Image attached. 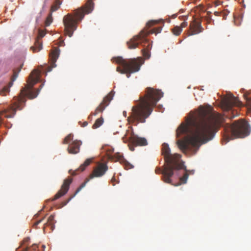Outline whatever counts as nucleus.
<instances>
[{"label": "nucleus", "instance_id": "nucleus-2", "mask_svg": "<svg viewBox=\"0 0 251 251\" xmlns=\"http://www.w3.org/2000/svg\"><path fill=\"white\" fill-rule=\"evenodd\" d=\"M144 96L140 97V102L132 107L127 118L128 122L135 126L146 122L157 102L163 96L160 90L151 87H147Z\"/></svg>", "mask_w": 251, "mask_h": 251}, {"label": "nucleus", "instance_id": "nucleus-13", "mask_svg": "<svg viewBox=\"0 0 251 251\" xmlns=\"http://www.w3.org/2000/svg\"><path fill=\"white\" fill-rule=\"evenodd\" d=\"M73 179L71 177H68L64 180L63 183L61 186V189L51 199L52 201H55L62 196L65 195L68 191L70 185L72 183Z\"/></svg>", "mask_w": 251, "mask_h": 251}, {"label": "nucleus", "instance_id": "nucleus-15", "mask_svg": "<svg viewBox=\"0 0 251 251\" xmlns=\"http://www.w3.org/2000/svg\"><path fill=\"white\" fill-rule=\"evenodd\" d=\"M45 35V32L43 30H39L34 45L30 48L33 52H37L42 49V43L41 40Z\"/></svg>", "mask_w": 251, "mask_h": 251}, {"label": "nucleus", "instance_id": "nucleus-30", "mask_svg": "<svg viewBox=\"0 0 251 251\" xmlns=\"http://www.w3.org/2000/svg\"><path fill=\"white\" fill-rule=\"evenodd\" d=\"M29 240V237H26V238H24V239L23 240L22 243H21V246H22L25 243L27 242Z\"/></svg>", "mask_w": 251, "mask_h": 251}, {"label": "nucleus", "instance_id": "nucleus-32", "mask_svg": "<svg viewBox=\"0 0 251 251\" xmlns=\"http://www.w3.org/2000/svg\"><path fill=\"white\" fill-rule=\"evenodd\" d=\"M87 125H88L87 122H84L83 123L82 125H81V126L82 127H85V126H87Z\"/></svg>", "mask_w": 251, "mask_h": 251}, {"label": "nucleus", "instance_id": "nucleus-12", "mask_svg": "<svg viewBox=\"0 0 251 251\" xmlns=\"http://www.w3.org/2000/svg\"><path fill=\"white\" fill-rule=\"evenodd\" d=\"M114 95V92L111 91L107 96L103 99L101 102L96 108L95 111L92 113V115L96 116L100 113H102L105 108L109 105L110 101L113 99Z\"/></svg>", "mask_w": 251, "mask_h": 251}, {"label": "nucleus", "instance_id": "nucleus-19", "mask_svg": "<svg viewBox=\"0 0 251 251\" xmlns=\"http://www.w3.org/2000/svg\"><path fill=\"white\" fill-rule=\"evenodd\" d=\"M166 166H167V164L165 165H164V168L163 170H161L160 168H156L155 169V173L156 174H162L163 175V176H162L163 180L166 183H169V184H172V179L171 178V177L172 176H168V178H169V182H167V180H166V178H165V176L163 174L164 171L165 170V169Z\"/></svg>", "mask_w": 251, "mask_h": 251}, {"label": "nucleus", "instance_id": "nucleus-17", "mask_svg": "<svg viewBox=\"0 0 251 251\" xmlns=\"http://www.w3.org/2000/svg\"><path fill=\"white\" fill-rule=\"evenodd\" d=\"M18 73L15 72H14L13 75L11 78L12 82H10L8 86L3 87L2 88L0 89V96H5L7 93L10 91V87L12 85L13 82L15 80L18 76Z\"/></svg>", "mask_w": 251, "mask_h": 251}, {"label": "nucleus", "instance_id": "nucleus-10", "mask_svg": "<svg viewBox=\"0 0 251 251\" xmlns=\"http://www.w3.org/2000/svg\"><path fill=\"white\" fill-rule=\"evenodd\" d=\"M73 140V135L69 134L67 136L63 141L64 144H69L67 150L69 153L76 154L79 152L80 146L82 143L79 140Z\"/></svg>", "mask_w": 251, "mask_h": 251}, {"label": "nucleus", "instance_id": "nucleus-31", "mask_svg": "<svg viewBox=\"0 0 251 251\" xmlns=\"http://www.w3.org/2000/svg\"><path fill=\"white\" fill-rule=\"evenodd\" d=\"M116 178H115V177L114 176H113L111 179V182L113 183V185L114 186L115 184L114 183V182L116 181Z\"/></svg>", "mask_w": 251, "mask_h": 251}, {"label": "nucleus", "instance_id": "nucleus-14", "mask_svg": "<svg viewBox=\"0 0 251 251\" xmlns=\"http://www.w3.org/2000/svg\"><path fill=\"white\" fill-rule=\"evenodd\" d=\"M224 103L228 110L231 109L233 106H236L238 107L242 106V103L239 99L231 95L224 100Z\"/></svg>", "mask_w": 251, "mask_h": 251}, {"label": "nucleus", "instance_id": "nucleus-8", "mask_svg": "<svg viewBox=\"0 0 251 251\" xmlns=\"http://www.w3.org/2000/svg\"><path fill=\"white\" fill-rule=\"evenodd\" d=\"M108 167L105 163H99L94 168L93 171L89 177L76 189L75 194L71 196L67 201L61 203V206L66 205L79 191L85 186L87 183L94 177H100L103 176L108 170Z\"/></svg>", "mask_w": 251, "mask_h": 251}, {"label": "nucleus", "instance_id": "nucleus-16", "mask_svg": "<svg viewBox=\"0 0 251 251\" xmlns=\"http://www.w3.org/2000/svg\"><path fill=\"white\" fill-rule=\"evenodd\" d=\"M59 55V49L57 48L51 50L50 53V61L51 68L56 67L55 62Z\"/></svg>", "mask_w": 251, "mask_h": 251}, {"label": "nucleus", "instance_id": "nucleus-22", "mask_svg": "<svg viewBox=\"0 0 251 251\" xmlns=\"http://www.w3.org/2000/svg\"><path fill=\"white\" fill-rule=\"evenodd\" d=\"M121 163L123 164L126 170H129L134 167L133 165L128 162L125 159L123 158L121 160Z\"/></svg>", "mask_w": 251, "mask_h": 251}, {"label": "nucleus", "instance_id": "nucleus-36", "mask_svg": "<svg viewBox=\"0 0 251 251\" xmlns=\"http://www.w3.org/2000/svg\"><path fill=\"white\" fill-rule=\"evenodd\" d=\"M38 216H39V214H37L35 215V216H34L35 218H36V217H37Z\"/></svg>", "mask_w": 251, "mask_h": 251}, {"label": "nucleus", "instance_id": "nucleus-28", "mask_svg": "<svg viewBox=\"0 0 251 251\" xmlns=\"http://www.w3.org/2000/svg\"><path fill=\"white\" fill-rule=\"evenodd\" d=\"M182 19L184 20V21L181 24L180 26H179L181 27L182 29L183 28L185 27L188 25V23L185 21V20H187L188 16H187L182 17Z\"/></svg>", "mask_w": 251, "mask_h": 251}, {"label": "nucleus", "instance_id": "nucleus-23", "mask_svg": "<svg viewBox=\"0 0 251 251\" xmlns=\"http://www.w3.org/2000/svg\"><path fill=\"white\" fill-rule=\"evenodd\" d=\"M61 4V1L60 0H55L54 3L51 7L50 12L52 13L53 12L58 10Z\"/></svg>", "mask_w": 251, "mask_h": 251}, {"label": "nucleus", "instance_id": "nucleus-5", "mask_svg": "<svg viewBox=\"0 0 251 251\" xmlns=\"http://www.w3.org/2000/svg\"><path fill=\"white\" fill-rule=\"evenodd\" d=\"M162 154L164 156V160L167 163L163 174L166 178V180L169 182L168 176H173L175 170L183 168V162L180 160L181 155L177 153H171L170 149L167 144L164 143L162 145Z\"/></svg>", "mask_w": 251, "mask_h": 251}, {"label": "nucleus", "instance_id": "nucleus-21", "mask_svg": "<svg viewBox=\"0 0 251 251\" xmlns=\"http://www.w3.org/2000/svg\"><path fill=\"white\" fill-rule=\"evenodd\" d=\"M93 158H88L87 159L83 164H81L79 168L78 169V171H80V172L83 171L85 168L90 164V163L92 162Z\"/></svg>", "mask_w": 251, "mask_h": 251}, {"label": "nucleus", "instance_id": "nucleus-29", "mask_svg": "<svg viewBox=\"0 0 251 251\" xmlns=\"http://www.w3.org/2000/svg\"><path fill=\"white\" fill-rule=\"evenodd\" d=\"M45 219V217H44L43 218H42L41 219L36 221L34 224V226H37L38 225H39L40 223H41Z\"/></svg>", "mask_w": 251, "mask_h": 251}, {"label": "nucleus", "instance_id": "nucleus-26", "mask_svg": "<svg viewBox=\"0 0 251 251\" xmlns=\"http://www.w3.org/2000/svg\"><path fill=\"white\" fill-rule=\"evenodd\" d=\"M52 22V13L50 12L45 21V25L46 26H49Z\"/></svg>", "mask_w": 251, "mask_h": 251}, {"label": "nucleus", "instance_id": "nucleus-35", "mask_svg": "<svg viewBox=\"0 0 251 251\" xmlns=\"http://www.w3.org/2000/svg\"><path fill=\"white\" fill-rule=\"evenodd\" d=\"M123 115L125 116H126V111H124L123 112Z\"/></svg>", "mask_w": 251, "mask_h": 251}, {"label": "nucleus", "instance_id": "nucleus-6", "mask_svg": "<svg viewBox=\"0 0 251 251\" xmlns=\"http://www.w3.org/2000/svg\"><path fill=\"white\" fill-rule=\"evenodd\" d=\"M224 129L223 142L225 144L234 138H244L250 133L247 123L242 120L235 121L231 125L227 124Z\"/></svg>", "mask_w": 251, "mask_h": 251}, {"label": "nucleus", "instance_id": "nucleus-24", "mask_svg": "<svg viewBox=\"0 0 251 251\" xmlns=\"http://www.w3.org/2000/svg\"><path fill=\"white\" fill-rule=\"evenodd\" d=\"M182 29H181V27H179V26H176L171 29L172 33L176 36L179 35L182 32Z\"/></svg>", "mask_w": 251, "mask_h": 251}, {"label": "nucleus", "instance_id": "nucleus-27", "mask_svg": "<svg viewBox=\"0 0 251 251\" xmlns=\"http://www.w3.org/2000/svg\"><path fill=\"white\" fill-rule=\"evenodd\" d=\"M54 217L53 215L50 216L47 222L45 224L46 226L52 225L54 224Z\"/></svg>", "mask_w": 251, "mask_h": 251}, {"label": "nucleus", "instance_id": "nucleus-11", "mask_svg": "<svg viewBox=\"0 0 251 251\" xmlns=\"http://www.w3.org/2000/svg\"><path fill=\"white\" fill-rule=\"evenodd\" d=\"M122 140L124 143L129 142L130 144L135 146H143L148 145V142L146 138L138 137L134 135L132 132L129 137H128L127 133H126L123 137Z\"/></svg>", "mask_w": 251, "mask_h": 251}, {"label": "nucleus", "instance_id": "nucleus-20", "mask_svg": "<svg viewBox=\"0 0 251 251\" xmlns=\"http://www.w3.org/2000/svg\"><path fill=\"white\" fill-rule=\"evenodd\" d=\"M244 97L246 100V105L249 110H251V93L246 92Z\"/></svg>", "mask_w": 251, "mask_h": 251}, {"label": "nucleus", "instance_id": "nucleus-9", "mask_svg": "<svg viewBox=\"0 0 251 251\" xmlns=\"http://www.w3.org/2000/svg\"><path fill=\"white\" fill-rule=\"evenodd\" d=\"M201 18H194L191 22L189 29L186 31V36H190L198 34L204 31V28L201 25Z\"/></svg>", "mask_w": 251, "mask_h": 251}, {"label": "nucleus", "instance_id": "nucleus-4", "mask_svg": "<svg viewBox=\"0 0 251 251\" xmlns=\"http://www.w3.org/2000/svg\"><path fill=\"white\" fill-rule=\"evenodd\" d=\"M94 3L92 0H88L85 4L81 8L76 9L74 14H68L63 19L66 34L72 37L74 31L77 27V22L81 21L85 14L91 13L94 9Z\"/></svg>", "mask_w": 251, "mask_h": 251}, {"label": "nucleus", "instance_id": "nucleus-3", "mask_svg": "<svg viewBox=\"0 0 251 251\" xmlns=\"http://www.w3.org/2000/svg\"><path fill=\"white\" fill-rule=\"evenodd\" d=\"M158 23V21L151 20L149 21L146 24V27L142 30L138 35L134 36L127 42L128 49H135L140 44L144 47V49L142 50L143 55L146 58H149L150 57L149 50L151 49L152 46L149 43V41L147 37L151 34L155 33L156 34L160 33L162 30V27L159 26L150 30H148V28Z\"/></svg>", "mask_w": 251, "mask_h": 251}, {"label": "nucleus", "instance_id": "nucleus-37", "mask_svg": "<svg viewBox=\"0 0 251 251\" xmlns=\"http://www.w3.org/2000/svg\"><path fill=\"white\" fill-rule=\"evenodd\" d=\"M23 251H27L26 249L23 250Z\"/></svg>", "mask_w": 251, "mask_h": 251}, {"label": "nucleus", "instance_id": "nucleus-25", "mask_svg": "<svg viewBox=\"0 0 251 251\" xmlns=\"http://www.w3.org/2000/svg\"><path fill=\"white\" fill-rule=\"evenodd\" d=\"M103 123V119L102 117H100L96 120L94 124L93 125L92 127L94 129L99 127Z\"/></svg>", "mask_w": 251, "mask_h": 251}, {"label": "nucleus", "instance_id": "nucleus-1", "mask_svg": "<svg viewBox=\"0 0 251 251\" xmlns=\"http://www.w3.org/2000/svg\"><path fill=\"white\" fill-rule=\"evenodd\" d=\"M225 118L221 114L213 112L212 108L199 107L196 113L191 112L186 120V123H182L176 130V136L187 134L191 135L183 140H178L177 145L182 152L185 153L191 147L199 148L201 144L212 140L218 131Z\"/></svg>", "mask_w": 251, "mask_h": 251}, {"label": "nucleus", "instance_id": "nucleus-34", "mask_svg": "<svg viewBox=\"0 0 251 251\" xmlns=\"http://www.w3.org/2000/svg\"><path fill=\"white\" fill-rule=\"evenodd\" d=\"M176 14H174L172 16V18H176Z\"/></svg>", "mask_w": 251, "mask_h": 251}, {"label": "nucleus", "instance_id": "nucleus-38", "mask_svg": "<svg viewBox=\"0 0 251 251\" xmlns=\"http://www.w3.org/2000/svg\"><path fill=\"white\" fill-rule=\"evenodd\" d=\"M76 173H75L73 175H76Z\"/></svg>", "mask_w": 251, "mask_h": 251}, {"label": "nucleus", "instance_id": "nucleus-33", "mask_svg": "<svg viewBox=\"0 0 251 251\" xmlns=\"http://www.w3.org/2000/svg\"><path fill=\"white\" fill-rule=\"evenodd\" d=\"M129 146V149L131 151H133L134 149V147H132V146Z\"/></svg>", "mask_w": 251, "mask_h": 251}, {"label": "nucleus", "instance_id": "nucleus-7", "mask_svg": "<svg viewBox=\"0 0 251 251\" xmlns=\"http://www.w3.org/2000/svg\"><path fill=\"white\" fill-rule=\"evenodd\" d=\"M116 61L123 68L121 69L120 67H118L117 71L121 74H126L127 78L130 77L131 74L139 71L141 66L144 63L142 57L124 59L118 57L116 59Z\"/></svg>", "mask_w": 251, "mask_h": 251}, {"label": "nucleus", "instance_id": "nucleus-18", "mask_svg": "<svg viewBox=\"0 0 251 251\" xmlns=\"http://www.w3.org/2000/svg\"><path fill=\"white\" fill-rule=\"evenodd\" d=\"M181 169H184L185 171V173L184 174L183 176L182 177H180L179 181L180 182L178 183L176 185H175V186H178L181 184H185L187 182V179L188 178L189 176V173L190 174H194V171H188L186 169V168L184 166V165L183 164V168H181ZM179 170H181L180 169Z\"/></svg>", "mask_w": 251, "mask_h": 251}]
</instances>
